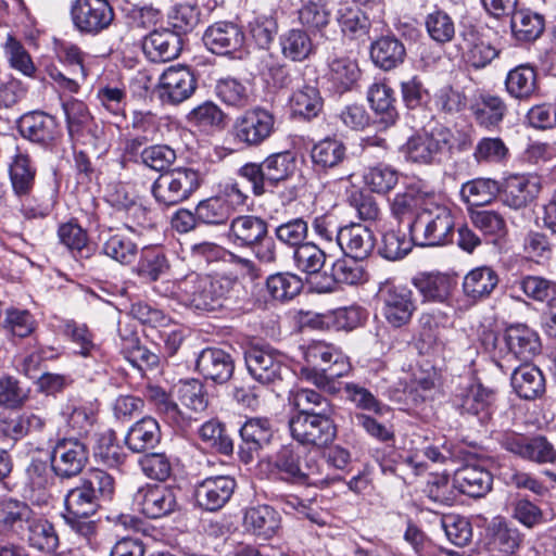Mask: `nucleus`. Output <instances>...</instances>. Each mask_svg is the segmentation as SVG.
Wrapping results in <instances>:
<instances>
[{"mask_svg":"<svg viewBox=\"0 0 556 556\" xmlns=\"http://www.w3.org/2000/svg\"><path fill=\"white\" fill-rule=\"evenodd\" d=\"M511 31L519 41L538 39L545 27L544 17L528 9L515 10L510 21Z\"/></svg>","mask_w":556,"mask_h":556,"instance_id":"obj_44","label":"nucleus"},{"mask_svg":"<svg viewBox=\"0 0 556 556\" xmlns=\"http://www.w3.org/2000/svg\"><path fill=\"white\" fill-rule=\"evenodd\" d=\"M361 75L357 62L346 55H334L328 61V80L333 89L343 93L353 88Z\"/></svg>","mask_w":556,"mask_h":556,"instance_id":"obj_39","label":"nucleus"},{"mask_svg":"<svg viewBox=\"0 0 556 556\" xmlns=\"http://www.w3.org/2000/svg\"><path fill=\"white\" fill-rule=\"evenodd\" d=\"M178 400L181 405L194 413L204 412L208 404L204 386L197 379H189L179 383Z\"/></svg>","mask_w":556,"mask_h":556,"instance_id":"obj_60","label":"nucleus"},{"mask_svg":"<svg viewBox=\"0 0 556 556\" xmlns=\"http://www.w3.org/2000/svg\"><path fill=\"white\" fill-rule=\"evenodd\" d=\"M18 538L30 549L43 556L53 555L60 546V538L54 523L36 511Z\"/></svg>","mask_w":556,"mask_h":556,"instance_id":"obj_16","label":"nucleus"},{"mask_svg":"<svg viewBox=\"0 0 556 556\" xmlns=\"http://www.w3.org/2000/svg\"><path fill=\"white\" fill-rule=\"evenodd\" d=\"M195 88V78L186 66H170L159 79L160 98L170 104H179L189 99Z\"/></svg>","mask_w":556,"mask_h":556,"instance_id":"obj_17","label":"nucleus"},{"mask_svg":"<svg viewBox=\"0 0 556 556\" xmlns=\"http://www.w3.org/2000/svg\"><path fill=\"white\" fill-rule=\"evenodd\" d=\"M498 283L495 270L488 266L471 269L464 278L463 290L472 301L483 300L493 292Z\"/></svg>","mask_w":556,"mask_h":556,"instance_id":"obj_43","label":"nucleus"},{"mask_svg":"<svg viewBox=\"0 0 556 556\" xmlns=\"http://www.w3.org/2000/svg\"><path fill=\"white\" fill-rule=\"evenodd\" d=\"M243 523L254 535L268 540L280 529V515L268 505L253 506L245 510Z\"/></svg>","mask_w":556,"mask_h":556,"instance_id":"obj_32","label":"nucleus"},{"mask_svg":"<svg viewBox=\"0 0 556 556\" xmlns=\"http://www.w3.org/2000/svg\"><path fill=\"white\" fill-rule=\"evenodd\" d=\"M71 16L79 31L98 35L112 24L114 12L109 0H75Z\"/></svg>","mask_w":556,"mask_h":556,"instance_id":"obj_14","label":"nucleus"},{"mask_svg":"<svg viewBox=\"0 0 556 556\" xmlns=\"http://www.w3.org/2000/svg\"><path fill=\"white\" fill-rule=\"evenodd\" d=\"M270 466L277 478L294 484H316L320 481L318 462L293 444L282 445L271 457Z\"/></svg>","mask_w":556,"mask_h":556,"instance_id":"obj_4","label":"nucleus"},{"mask_svg":"<svg viewBox=\"0 0 556 556\" xmlns=\"http://www.w3.org/2000/svg\"><path fill=\"white\" fill-rule=\"evenodd\" d=\"M511 387L520 399L534 400L545 392V379L542 371L532 365L525 364L511 374Z\"/></svg>","mask_w":556,"mask_h":556,"instance_id":"obj_36","label":"nucleus"},{"mask_svg":"<svg viewBox=\"0 0 556 556\" xmlns=\"http://www.w3.org/2000/svg\"><path fill=\"white\" fill-rule=\"evenodd\" d=\"M509 150L500 137L481 138L473 150V159L479 164H498L505 161Z\"/></svg>","mask_w":556,"mask_h":556,"instance_id":"obj_57","label":"nucleus"},{"mask_svg":"<svg viewBox=\"0 0 556 556\" xmlns=\"http://www.w3.org/2000/svg\"><path fill=\"white\" fill-rule=\"evenodd\" d=\"M293 261L300 271L312 275L324 267L326 254L317 244L305 242L294 249Z\"/></svg>","mask_w":556,"mask_h":556,"instance_id":"obj_55","label":"nucleus"},{"mask_svg":"<svg viewBox=\"0 0 556 556\" xmlns=\"http://www.w3.org/2000/svg\"><path fill=\"white\" fill-rule=\"evenodd\" d=\"M197 370L206 380L223 384L231 378L235 364L230 354L224 350L207 348L198 356Z\"/></svg>","mask_w":556,"mask_h":556,"instance_id":"obj_24","label":"nucleus"},{"mask_svg":"<svg viewBox=\"0 0 556 556\" xmlns=\"http://www.w3.org/2000/svg\"><path fill=\"white\" fill-rule=\"evenodd\" d=\"M459 37L464 59L470 66L483 68L498 56L500 51L485 40L475 25H464Z\"/></svg>","mask_w":556,"mask_h":556,"instance_id":"obj_19","label":"nucleus"},{"mask_svg":"<svg viewBox=\"0 0 556 556\" xmlns=\"http://www.w3.org/2000/svg\"><path fill=\"white\" fill-rule=\"evenodd\" d=\"M249 374L263 384L281 380L288 370L286 356L270 346H251L244 353Z\"/></svg>","mask_w":556,"mask_h":556,"instance_id":"obj_11","label":"nucleus"},{"mask_svg":"<svg viewBox=\"0 0 556 556\" xmlns=\"http://www.w3.org/2000/svg\"><path fill=\"white\" fill-rule=\"evenodd\" d=\"M381 314L388 325L399 329L407 326L417 309L413 291L406 286L384 285L379 290Z\"/></svg>","mask_w":556,"mask_h":556,"instance_id":"obj_9","label":"nucleus"},{"mask_svg":"<svg viewBox=\"0 0 556 556\" xmlns=\"http://www.w3.org/2000/svg\"><path fill=\"white\" fill-rule=\"evenodd\" d=\"M393 93L392 88L384 83H375L368 89V101L378 116L377 123L382 128L393 126L399 116Z\"/></svg>","mask_w":556,"mask_h":556,"instance_id":"obj_37","label":"nucleus"},{"mask_svg":"<svg viewBox=\"0 0 556 556\" xmlns=\"http://www.w3.org/2000/svg\"><path fill=\"white\" fill-rule=\"evenodd\" d=\"M492 484L490 471L477 464L464 465L455 471L453 478V485L471 497H483L492 490Z\"/></svg>","mask_w":556,"mask_h":556,"instance_id":"obj_25","label":"nucleus"},{"mask_svg":"<svg viewBox=\"0 0 556 556\" xmlns=\"http://www.w3.org/2000/svg\"><path fill=\"white\" fill-rule=\"evenodd\" d=\"M521 542L522 535L519 530L501 516L493 518L485 530V547L491 556L513 555L520 547Z\"/></svg>","mask_w":556,"mask_h":556,"instance_id":"obj_21","label":"nucleus"},{"mask_svg":"<svg viewBox=\"0 0 556 556\" xmlns=\"http://www.w3.org/2000/svg\"><path fill=\"white\" fill-rule=\"evenodd\" d=\"M500 190L498 181L490 178H476L462 186L460 195L469 205L482 206L491 203Z\"/></svg>","mask_w":556,"mask_h":556,"instance_id":"obj_47","label":"nucleus"},{"mask_svg":"<svg viewBox=\"0 0 556 556\" xmlns=\"http://www.w3.org/2000/svg\"><path fill=\"white\" fill-rule=\"evenodd\" d=\"M506 110L503 99L491 93H480L471 104L477 124L486 129L497 126L503 121Z\"/></svg>","mask_w":556,"mask_h":556,"instance_id":"obj_42","label":"nucleus"},{"mask_svg":"<svg viewBox=\"0 0 556 556\" xmlns=\"http://www.w3.org/2000/svg\"><path fill=\"white\" fill-rule=\"evenodd\" d=\"M34 514L25 502L13 498L0 502V531L20 536Z\"/></svg>","mask_w":556,"mask_h":556,"instance_id":"obj_38","label":"nucleus"},{"mask_svg":"<svg viewBox=\"0 0 556 556\" xmlns=\"http://www.w3.org/2000/svg\"><path fill=\"white\" fill-rule=\"evenodd\" d=\"M451 139V131L443 127L422 130L410 136L400 151L407 162L429 165L440 161L450 150Z\"/></svg>","mask_w":556,"mask_h":556,"instance_id":"obj_6","label":"nucleus"},{"mask_svg":"<svg viewBox=\"0 0 556 556\" xmlns=\"http://www.w3.org/2000/svg\"><path fill=\"white\" fill-rule=\"evenodd\" d=\"M288 401L296 409V414H309L331 410L329 402L317 391L295 388L289 392Z\"/></svg>","mask_w":556,"mask_h":556,"instance_id":"obj_54","label":"nucleus"},{"mask_svg":"<svg viewBox=\"0 0 556 556\" xmlns=\"http://www.w3.org/2000/svg\"><path fill=\"white\" fill-rule=\"evenodd\" d=\"M497 346L503 357L528 362L539 353L541 344L535 331L517 324L505 329Z\"/></svg>","mask_w":556,"mask_h":556,"instance_id":"obj_15","label":"nucleus"},{"mask_svg":"<svg viewBox=\"0 0 556 556\" xmlns=\"http://www.w3.org/2000/svg\"><path fill=\"white\" fill-rule=\"evenodd\" d=\"M304 358L313 369L319 367L320 372H326L331 363L340 367V371L334 372L337 376H346L352 368L349 358L338 348L324 341L309 343L304 350Z\"/></svg>","mask_w":556,"mask_h":556,"instance_id":"obj_29","label":"nucleus"},{"mask_svg":"<svg viewBox=\"0 0 556 556\" xmlns=\"http://www.w3.org/2000/svg\"><path fill=\"white\" fill-rule=\"evenodd\" d=\"M498 443L507 452H510L525 460L535 464H553L556 462L554 445L543 435L532 438L515 432L503 433L497 438Z\"/></svg>","mask_w":556,"mask_h":556,"instance_id":"obj_10","label":"nucleus"},{"mask_svg":"<svg viewBox=\"0 0 556 556\" xmlns=\"http://www.w3.org/2000/svg\"><path fill=\"white\" fill-rule=\"evenodd\" d=\"M330 414L331 410L295 414L289 420L292 438L303 445L323 447L330 444L337 433Z\"/></svg>","mask_w":556,"mask_h":556,"instance_id":"obj_7","label":"nucleus"},{"mask_svg":"<svg viewBox=\"0 0 556 556\" xmlns=\"http://www.w3.org/2000/svg\"><path fill=\"white\" fill-rule=\"evenodd\" d=\"M455 218L452 210L434 201L425 202L409 224V235L420 247H441L452 242Z\"/></svg>","mask_w":556,"mask_h":556,"instance_id":"obj_1","label":"nucleus"},{"mask_svg":"<svg viewBox=\"0 0 556 556\" xmlns=\"http://www.w3.org/2000/svg\"><path fill=\"white\" fill-rule=\"evenodd\" d=\"M296 161L290 152H280L267 156L263 161L265 179L270 188L288 180L295 172Z\"/></svg>","mask_w":556,"mask_h":556,"instance_id":"obj_49","label":"nucleus"},{"mask_svg":"<svg viewBox=\"0 0 556 556\" xmlns=\"http://www.w3.org/2000/svg\"><path fill=\"white\" fill-rule=\"evenodd\" d=\"M18 129L23 137L43 146L52 143L59 135L55 118L38 111L24 114L18 122Z\"/></svg>","mask_w":556,"mask_h":556,"instance_id":"obj_26","label":"nucleus"},{"mask_svg":"<svg viewBox=\"0 0 556 556\" xmlns=\"http://www.w3.org/2000/svg\"><path fill=\"white\" fill-rule=\"evenodd\" d=\"M199 223L205 225L225 224L230 214L228 204L222 197H211L202 200L195 206Z\"/></svg>","mask_w":556,"mask_h":556,"instance_id":"obj_61","label":"nucleus"},{"mask_svg":"<svg viewBox=\"0 0 556 556\" xmlns=\"http://www.w3.org/2000/svg\"><path fill=\"white\" fill-rule=\"evenodd\" d=\"M161 441L159 422L152 417H144L135 422L125 437V444L134 453H146Z\"/></svg>","mask_w":556,"mask_h":556,"instance_id":"obj_35","label":"nucleus"},{"mask_svg":"<svg viewBox=\"0 0 556 556\" xmlns=\"http://www.w3.org/2000/svg\"><path fill=\"white\" fill-rule=\"evenodd\" d=\"M267 290L273 299L287 301L293 299L303 288L302 280L294 274H275L268 277Z\"/></svg>","mask_w":556,"mask_h":556,"instance_id":"obj_58","label":"nucleus"},{"mask_svg":"<svg viewBox=\"0 0 556 556\" xmlns=\"http://www.w3.org/2000/svg\"><path fill=\"white\" fill-rule=\"evenodd\" d=\"M523 293L538 302H547V305L556 299V282L541 276H526L519 281Z\"/></svg>","mask_w":556,"mask_h":556,"instance_id":"obj_62","label":"nucleus"},{"mask_svg":"<svg viewBox=\"0 0 556 556\" xmlns=\"http://www.w3.org/2000/svg\"><path fill=\"white\" fill-rule=\"evenodd\" d=\"M493 401L494 390L485 388L481 383H472L456 396L455 406L460 414L478 416L483 421L490 415L489 410Z\"/></svg>","mask_w":556,"mask_h":556,"instance_id":"obj_31","label":"nucleus"},{"mask_svg":"<svg viewBox=\"0 0 556 556\" xmlns=\"http://www.w3.org/2000/svg\"><path fill=\"white\" fill-rule=\"evenodd\" d=\"M275 115L261 106L244 111L233 124L235 140L244 147L256 148L275 132Z\"/></svg>","mask_w":556,"mask_h":556,"instance_id":"obj_8","label":"nucleus"},{"mask_svg":"<svg viewBox=\"0 0 556 556\" xmlns=\"http://www.w3.org/2000/svg\"><path fill=\"white\" fill-rule=\"evenodd\" d=\"M101 251L111 260L122 265H129L137 258L139 248L128 231H117L109 232L102 239Z\"/></svg>","mask_w":556,"mask_h":556,"instance_id":"obj_41","label":"nucleus"},{"mask_svg":"<svg viewBox=\"0 0 556 556\" xmlns=\"http://www.w3.org/2000/svg\"><path fill=\"white\" fill-rule=\"evenodd\" d=\"M282 54L294 62L307 59L313 52V42L303 29H290L280 37Z\"/></svg>","mask_w":556,"mask_h":556,"instance_id":"obj_51","label":"nucleus"},{"mask_svg":"<svg viewBox=\"0 0 556 556\" xmlns=\"http://www.w3.org/2000/svg\"><path fill=\"white\" fill-rule=\"evenodd\" d=\"M413 285L424 302L445 303L452 292L453 279L441 273H422L413 278Z\"/></svg>","mask_w":556,"mask_h":556,"instance_id":"obj_34","label":"nucleus"},{"mask_svg":"<svg viewBox=\"0 0 556 556\" xmlns=\"http://www.w3.org/2000/svg\"><path fill=\"white\" fill-rule=\"evenodd\" d=\"M268 235L267 223L254 215H240L229 225L227 239L238 248H253L266 240Z\"/></svg>","mask_w":556,"mask_h":556,"instance_id":"obj_22","label":"nucleus"},{"mask_svg":"<svg viewBox=\"0 0 556 556\" xmlns=\"http://www.w3.org/2000/svg\"><path fill=\"white\" fill-rule=\"evenodd\" d=\"M337 21L343 34L354 37L365 35L370 25L367 16L361 9L349 4L338 10Z\"/></svg>","mask_w":556,"mask_h":556,"instance_id":"obj_63","label":"nucleus"},{"mask_svg":"<svg viewBox=\"0 0 556 556\" xmlns=\"http://www.w3.org/2000/svg\"><path fill=\"white\" fill-rule=\"evenodd\" d=\"M169 268L164 253L157 250H144L132 271L146 281H156Z\"/></svg>","mask_w":556,"mask_h":556,"instance_id":"obj_52","label":"nucleus"},{"mask_svg":"<svg viewBox=\"0 0 556 556\" xmlns=\"http://www.w3.org/2000/svg\"><path fill=\"white\" fill-rule=\"evenodd\" d=\"M364 182L372 192L386 194L397 185L399 173L390 165L378 164L368 168Z\"/></svg>","mask_w":556,"mask_h":556,"instance_id":"obj_56","label":"nucleus"},{"mask_svg":"<svg viewBox=\"0 0 556 556\" xmlns=\"http://www.w3.org/2000/svg\"><path fill=\"white\" fill-rule=\"evenodd\" d=\"M201 440L218 453L229 455L233 451L232 440L226 434L223 425L217 420H208L199 429Z\"/></svg>","mask_w":556,"mask_h":556,"instance_id":"obj_64","label":"nucleus"},{"mask_svg":"<svg viewBox=\"0 0 556 556\" xmlns=\"http://www.w3.org/2000/svg\"><path fill=\"white\" fill-rule=\"evenodd\" d=\"M235 282L226 277L213 278L191 273L177 282L181 303L198 311L212 312L223 305Z\"/></svg>","mask_w":556,"mask_h":556,"instance_id":"obj_3","label":"nucleus"},{"mask_svg":"<svg viewBox=\"0 0 556 556\" xmlns=\"http://www.w3.org/2000/svg\"><path fill=\"white\" fill-rule=\"evenodd\" d=\"M115 491L114 478L104 470L91 469L68 490L64 504L65 514L92 516L103 502L111 501Z\"/></svg>","mask_w":556,"mask_h":556,"instance_id":"obj_2","label":"nucleus"},{"mask_svg":"<svg viewBox=\"0 0 556 556\" xmlns=\"http://www.w3.org/2000/svg\"><path fill=\"white\" fill-rule=\"evenodd\" d=\"M507 92L516 99H528L536 90V74L529 65H519L508 72L505 80Z\"/></svg>","mask_w":556,"mask_h":556,"instance_id":"obj_48","label":"nucleus"},{"mask_svg":"<svg viewBox=\"0 0 556 556\" xmlns=\"http://www.w3.org/2000/svg\"><path fill=\"white\" fill-rule=\"evenodd\" d=\"M200 187L199 173L189 167H177L161 174L151 192L163 206H174L187 201Z\"/></svg>","mask_w":556,"mask_h":556,"instance_id":"obj_5","label":"nucleus"},{"mask_svg":"<svg viewBox=\"0 0 556 556\" xmlns=\"http://www.w3.org/2000/svg\"><path fill=\"white\" fill-rule=\"evenodd\" d=\"M425 27L429 37L437 43L444 45L455 37V24L442 10H434L425 17Z\"/></svg>","mask_w":556,"mask_h":556,"instance_id":"obj_53","label":"nucleus"},{"mask_svg":"<svg viewBox=\"0 0 556 556\" xmlns=\"http://www.w3.org/2000/svg\"><path fill=\"white\" fill-rule=\"evenodd\" d=\"M36 170L28 154L16 151L10 165V177L16 194H27L33 188Z\"/></svg>","mask_w":556,"mask_h":556,"instance_id":"obj_50","label":"nucleus"},{"mask_svg":"<svg viewBox=\"0 0 556 556\" xmlns=\"http://www.w3.org/2000/svg\"><path fill=\"white\" fill-rule=\"evenodd\" d=\"M235 489L236 481L229 476L208 477L197 484L195 502L207 511H216L231 498Z\"/></svg>","mask_w":556,"mask_h":556,"instance_id":"obj_18","label":"nucleus"},{"mask_svg":"<svg viewBox=\"0 0 556 556\" xmlns=\"http://www.w3.org/2000/svg\"><path fill=\"white\" fill-rule=\"evenodd\" d=\"M239 433L242 441L240 445L241 459L250 463L255 453L270 443L274 437V429L268 418L253 417L245 420Z\"/></svg>","mask_w":556,"mask_h":556,"instance_id":"obj_20","label":"nucleus"},{"mask_svg":"<svg viewBox=\"0 0 556 556\" xmlns=\"http://www.w3.org/2000/svg\"><path fill=\"white\" fill-rule=\"evenodd\" d=\"M89 459V451L85 443L74 438L56 441L51 453V468L55 476L70 479L79 475Z\"/></svg>","mask_w":556,"mask_h":556,"instance_id":"obj_13","label":"nucleus"},{"mask_svg":"<svg viewBox=\"0 0 556 556\" xmlns=\"http://www.w3.org/2000/svg\"><path fill=\"white\" fill-rule=\"evenodd\" d=\"M406 50L402 41L393 36H383L370 46V58L376 66L390 71L402 64Z\"/></svg>","mask_w":556,"mask_h":556,"instance_id":"obj_40","label":"nucleus"},{"mask_svg":"<svg viewBox=\"0 0 556 556\" xmlns=\"http://www.w3.org/2000/svg\"><path fill=\"white\" fill-rule=\"evenodd\" d=\"M338 0H307L299 12L303 26L312 31H321L329 22Z\"/></svg>","mask_w":556,"mask_h":556,"instance_id":"obj_46","label":"nucleus"},{"mask_svg":"<svg viewBox=\"0 0 556 556\" xmlns=\"http://www.w3.org/2000/svg\"><path fill=\"white\" fill-rule=\"evenodd\" d=\"M376 237L365 225L352 223L341 228L338 235V247L345 256L365 260L374 251Z\"/></svg>","mask_w":556,"mask_h":556,"instance_id":"obj_23","label":"nucleus"},{"mask_svg":"<svg viewBox=\"0 0 556 556\" xmlns=\"http://www.w3.org/2000/svg\"><path fill=\"white\" fill-rule=\"evenodd\" d=\"M541 179L535 175L510 176L505 184L504 203L513 208L526 207L541 191Z\"/></svg>","mask_w":556,"mask_h":556,"instance_id":"obj_30","label":"nucleus"},{"mask_svg":"<svg viewBox=\"0 0 556 556\" xmlns=\"http://www.w3.org/2000/svg\"><path fill=\"white\" fill-rule=\"evenodd\" d=\"M3 54L9 66L26 77H35L37 67L24 45L12 34L2 43Z\"/></svg>","mask_w":556,"mask_h":556,"instance_id":"obj_45","label":"nucleus"},{"mask_svg":"<svg viewBox=\"0 0 556 556\" xmlns=\"http://www.w3.org/2000/svg\"><path fill=\"white\" fill-rule=\"evenodd\" d=\"M203 41L213 53L228 54L243 45L244 35L236 24L219 22L205 30Z\"/></svg>","mask_w":556,"mask_h":556,"instance_id":"obj_28","label":"nucleus"},{"mask_svg":"<svg viewBox=\"0 0 556 556\" xmlns=\"http://www.w3.org/2000/svg\"><path fill=\"white\" fill-rule=\"evenodd\" d=\"M346 144L336 138L326 137L317 141L311 150V160L318 170H328L339 167L346 160Z\"/></svg>","mask_w":556,"mask_h":556,"instance_id":"obj_33","label":"nucleus"},{"mask_svg":"<svg viewBox=\"0 0 556 556\" xmlns=\"http://www.w3.org/2000/svg\"><path fill=\"white\" fill-rule=\"evenodd\" d=\"M132 503L151 519L166 517L178 509L175 490L163 484L147 483L140 486L132 496Z\"/></svg>","mask_w":556,"mask_h":556,"instance_id":"obj_12","label":"nucleus"},{"mask_svg":"<svg viewBox=\"0 0 556 556\" xmlns=\"http://www.w3.org/2000/svg\"><path fill=\"white\" fill-rule=\"evenodd\" d=\"M290 104L295 115L311 118L320 111L321 98L316 87L304 86L292 94Z\"/></svg>","mask_w":556,"mask_h":556,"instance_id":"obj_59","label":"nucleus"},{"mask_svg":"<svg viewBox=\"0 0 556 556\" xmlns=\"http://www.w3.org/2000/svg\"><path fill=\"white\" fill-rule=\"evenodd\" d=\"M142 50L152 62H167L179 55L181 39L168 29L153 30L144 37Z\"/></svg>","mask_w":556,"mask_h":556,"instance_id":"obj_27","label":"nucleus"}]
</instances>
